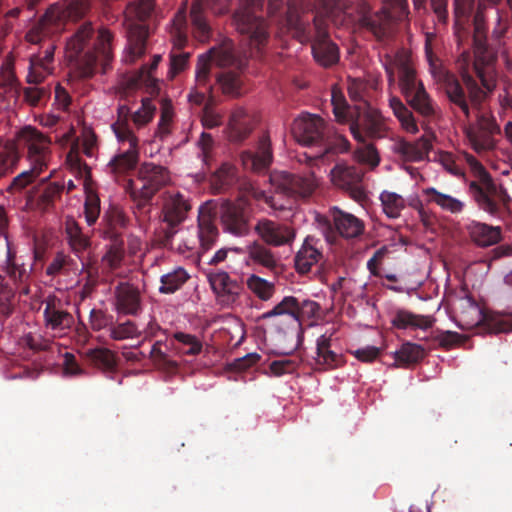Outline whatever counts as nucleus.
I'll list each match as a JSON object with an SVG mask.
<instances>
[{"instance_id":"nucleus-1","label":"nucleus","mask_w":512,"mask_h":512,"mask_svg":"<svg viewBox=\"0 0 512 512\" xmlns=\"http://www.w3.org/2000/svg\"><path fill=\"white\" fill-rule=\"evenodd\" d=\"M49 146L50 140L31 126L19 130L14 140L0 145V177L16 165L20 149H27V157L30 162L29 170H25L13 178L8 187L9 192L22 191L47 169Z\"/></svg>"},{"instance_id":"nucleus-2","label":"nucleus","mask_w":512,"mask_h":512,"mask_svg":"<svg viewBox=\"0 0 512 512\" xmlns=\"http://www.w3.org/2000/svg\"><path fill=\"white\" fill-rule=\"evenodd\" d=\"M329 106L337 122L349 124L350 132L358 143L389 137L386 118L364 98H330Z\"/></svg>"},{"instance_id":"nucleus-3","label":"nucleus","mask_w":512,"mask_h":512,"mask_svg":"<svg viewBox=\"0 0 512 512\" xmlns=\"http://www.w3.org/2000/svg\"><path fill=\"white\" fill-rule=\"evenodd\" d=\"M219 215L222 228L234 236H245L249 232V220L245 209L231 201H224L217 209L213 200L206 201L198 209V238L203 252L210 250L219 235L215 224Z\"/></svg>"},{"instance_id":"nucleus-4","label":"nucleus","mask_w":512,"mask_h":512,"mask_svg":"<svg viewBox=\"0 0 512 512\" xmlns=\"http://www.w3.org/2000/svg\"><path fill=\"white\" fill-rule=\"evenodd\" d=\"M466 117L470 116V109L476 116V122L465 128V135L470 147L480 157H487L497 147L496 135L501 133L500 126L495 117L484 110L481 105L483 98H450Z\"/></svg>"},{"instance_id":"nucleus-5","label":"nucleus","mask_w":512,"mask_h":512,"mask_svg":"<svg viewBox=\"0 0 512 512\" xmlns=\"http://www.w3.org/2000/svg\"><path fill=\"white\" fill-rule=\"evenodd\" d=\"M464 158L476 177V180L470 182L469 191L478 208L493 217L501 218L511 202L507 190L493 181L489 172L472 154L465 153Z\"/></svg>"},{"instance_id":"nucleus-6","label":"nucleus","mask_w":512,"mask_h":512,"mask_svg":"<svg viewBox=\"0 0 512 512\" xmlns=\"http://www.w3.org/2000/svg\"><path fill=\"white\" fill-rule=\"evenodd\" d=\"M137 182L139 185L130 180L126 191L133 202V213L140 220L148 217L153 197L170 183V174L163 166L145 162L138 170Z\"/></svg>"},{"instance_id":"nucleus-7","label":"nucleus","mask_w":512,"mask_h":512,"mask_svg":"<svg viewBox=\"0 0 512 512\" xmlns=\"http://www.w3.org/2000/svg\"><path fill=\"white\" fill-rule=\"evenodd\" d=\"M321 306L316 301L310 299H299L294 296L284 297L278 304L271 310L261 315L262 320L272 319V326L277 328L284 334L288 333L283 330L280 325L282 324L281 317L287 316L291 323V329L295 332L297 338L296 347L302 344L304 338L303 323L306 320H314L320 318Z\"/></svg>"},{"instance_id":"nucleus-8","label":"nucleus","mask_w":512,"mask_h":512,"mask_svg":"<svg viewBox=\"0 0 512 512\" xmlns=\"http://www.w3.org/2000/svg\"><path fill=\"white\" fill-rule=\"evenodd\" d=\"M153 8L152 0H139L137 4H130L124 12L125 24L128 27L127 46L123 51V61L133 63L145 52L147 29L141 23H134V19L143 20Z\"/></svg>"},{"instance_id":"nucleus-9","label":"nucleus","mask_w":512,"mask_h":512,"mask_svg":"<svg viewBox=\"0 0 512 512\" xmlns=\"http://www.w3.org/2000/svg\"><path fill=\"white\" fill-rule=\"evenodd\" d=\"M191 208L189 199L180 192L166 195L161 210L164 226L161 228L160 243L163 246L172 247L173 238L178 233L179 226L186 220Z\"/></svg>"},{"instance_id":"nucleus-10","label":"nucleus","mask_w":512,"mask_h":512,"mask_svg":"<svg viewBox=\"0 0 512 512\" xmlns=\"http://www.w3.org/2000/svg\"><path fill=\"white\" fill-rule=\"evenodd\" d=\"M383 65L390 82L394 81L396 76L399 77V85L403 94L406 96H422L423 86L416 81L407 51H398L393 56L386 55Z\"/></svg>"},{"instance_id":"nucleus-11","label":"nucleus","mask_w":512,"mask_h":512,"mask_svg":"<svg viewBox=\"0 0 512 512\" xmlns=\"http://www.w3.org/2000/svg\"><path fill=\"white\" fill-rule=\"evenodd\" d=\"M92 33L90 24L82 25L77 32L67 41L65 47L66 58L71 63V69L81 77L93 74L96 56L89 51L83 52L86 40Z\"/></svg>"},{"instance_id":"nucleus-12","label":"nucleus","mask_w":512,"mask_h":512,"mask_svg":"<svg viewBox=\"0 0 512 512\" xmlns=\"http://www.w3.org/2000/svg\"><path fill=\"white\" fill-rule=\"evenodd\" d=\"M384 8L381 14L370 15L369 6L365 1H361L357 6L356 20L362 25L369 28L377 37L381 38L385 35L386 26L391 20L400 19L405 13L406 0H383Z\"/></svg>"},{"instance_id":"nucleus-13","label":"nucleus","mask_w":512,"mask_h":512,"mask_svg":"<svg viewBox=\"0 0 512 512\" xmlns=\"http://www.w3.org/2000/svg\"><path fill=\"white\" fill-rule=\"evenodd\" d=\"M112 129L120 142L128 143V148L115 155L108 163V168L115 176L124 175L134 170L139 161L138 138L131 129L120 127L119 124H113Z\"/></svg>"},{"instance_id":"nucleus-14","label":"nucleus","mask_w":512,"mask_h":512,"mask_svg":"<svg viewBox=\"0 0 512 512\" xmlns=\"http://www.w3.org/2000/svg\"><path fill=\"white\" fill-rule=\"evenodd\" d=\"M271 183L279 193L294 198H308L318 187L319 179L314 172L305 175L280 172L271 176Z\"/></svg>"},{"instance_id":"nucleus-15","label":"nucleus","mask_w":512,"mask_h":512,"mask_svg":"<svg viewBox=\"0 0 512 512\" xmlns=\"http://www.w3.org/2000/svg\"><path fill=\"white\" fill-rule=\"evenodd\" d=\"M261 7L262 0H250L247 6L239 8L234 17L237 29L250 35V44L257 50L267 39L266 25L256 15V11Z\"/></svg>"},{"instance_id":"nucleus-16","label":"nucleus","mask_w":512,"mask_h":512,"mask_svg":"<svg viewBox=\"0 0 512 512\" xmlns=\"http://www.w3.org/2000/svg\"><path fill=\"white\" fill-rule=\"evenodd\" d=\"M364 172L355 165L345 162L337 163L330 172L332 183L346 191L355 201H362L366 194L362 187V179Z\"/></svg>"},{"instance_id":"nucleus-17","label":"nucleus","mask_w":512,"mask_h":512,"mask_svg":"<svg viewBox=\"0 0 512 512\" xmlns=\"http://www.w3.org/2000/svg\"><path fill=\"white\" fill-rule=\"evenodd\" d=\"M154 98H141L139 101H133L130 105H120L118 107V120L114 124L129 127L128 121L131 120L137 129H141L149 124L157 111Z\"/></svg>"},{"instance_id":"nucleus-18","label":"nucleus","mask_w":512,"mask_h":512,"mask_svg":"<svg viewBox=\"0 0 512 512\" xmlns=\"http://www.w3.org/2000/svg\"><path fill=\"white\" fill-rule=\"evenodd\" d=\"M291 133L299 144L316 148H319L326 134L323 120L310 114L295 119Z\"/></svg>"},{"instance_id":"nucleus-19","label":"nucleus","mask_w":512,"mask_h":512,"mask_svg":"<svg viewBox=\"0 0 512 512\" xmlns=\"http://www.w3.org/2000/svg\"><path fill=\"white\" fill-rule=\"evenodd\" d=\"M114 310L119 315L136 317L142 313V297L138 287L120 282L114 288Z\"/></svg>"},{"instance_id":"nucleus-20","label":"nucleus","mask_w":512,"mask_h":512,"mask_svg":"<svg viewBox=\"0 0 512 512\" xmlns=\"http://www.w3.org/2000/svg\"><path fill=\"white\" fill-rule=\"evenodd\" d=\"M234 58V48L230 41H225L219 47L211 48L207 53L199 56L196 69L197 83L201 85L205 82L212 64L220 67L228 66L234 62Z\"/></svg>"},{"instance_id":"nucleus-21","label":"nucleus","mask_w":512,"mask_h":512,"mask_svg":"<svg viewBox=\"0 0 512 512\" xmlns=\"http://www.w3.org/2000/svg\"><path fill=\"white\" fill-rule=\"evenodd\" d=\"M44 326L53 332V336H64L72 328L74 317L63 309L61 301L50 297L45 301L43 310Z\"/></svg>"},{"instance_id":"nucleus-22","label":"nucleus","mask_w":512,"mask_h":512,"mask_svg":"<svg viewBox=\"0 0 512 512\" xmlns=\"http://www.w3.org/2000/svg\"><path fill=\"white\" fill-rule=\"evenodd\" d=\"M314 25L316 29L312 45L314 59L322 66L335 64L339 59V52L337 46L327 38L326 22L321 17H316Z\"/></svg>"},{"instance_id":"nucleus-23","label":"nucleus","mask_w":512,"mask_h":512,"mask_svg":"<svg viewBox=\"0 0 512 512\" xmlns=\"http://www.w3.org/2000/svg\"><path fill=\"white\" fill-rule=\"evenodd\" d=\"M255 231L266 244L275 247L290 244L295 238V232L291 227L269 219L259 220Z\"/></svg>"},{"instance_id":"nucleus-24","label":"nucleus","mask_w":512,"mask_h":512,"mask_svg":"<svg viewBox=\"0 0 512 512\" xmlns=\"http://www.w3.org/2000/svg\"><path fill=\"white\" fill-rule=\"evenodd\" d=\"M432 135H424L414 142L398 138L392 144V151L406 162L423 161L432 149Z\"/></svg>"},{"instance_id":"nucleus-25","label":"nucleus","mask_w":512,"mask_h":512,"mask_svg":"<svg viewBox=\"0 0 512 512\" xmlns=\"http://www.w3.org/2000/svg\"><path fill=\"white\" fill-rule=\"evenodd\" d=\"M65 233L71 251L80 259L82 271L92 276L90 263L84 259L83 254L90 248L91 241L88 235L84 234L79 224L73 218L65 221Z\"/></svg>"},{"instance_id":"nucleus-26","label":"nucleus","mask_w":512,"mask_h":512,"mask_svg":"<svg viewBox=\"0 0 512 512\" xmlns=\"http://www.w3.org/2000/svg\"><path fill=\"white\" fill-rule=\"evenodd\" d=\"M208 280L220 301L227 305L234 303L243 290L241 283L235 279H231L225 271L210 272L208 274Z\"/></svg>"},{"instance_id":"nucleus-27","label":"nucleus","mask_w":512,"mask_h":512,"mask_svg":"<svg viewBox=\"0 0 512 512\" xmlns=\"http://www.w3.org/2000/svg\"><path fill=\"white\" fill-rule=\"evenodd\" d=\"M240 160L245 170L261 173L268 169L272 161L270 140L263 136L258 144L256 152L243 151Z\"/></svg>"},{"instance_id":"nucleus-28","label":"nucleus","mask_w":512,"mask_h":512,"mask_svg":"<svg viewBox=\"0 0 512 512\" xmlns=\"http://www.w3.org/2000/svg\"><path fill=\"white\" fill-rule=\"evenodd\" d=\"M319 240L308 236L294 258V264L297 272L306 274L323 257L318 247Z\"/></svg>"},{"instance_id":"nucleus-29","label":"nucleus","mask_w":512,"mask_h":512,"mask_svg":"<svg viewBox=\"0 0 512 512\" xmlns=\"http://www.w3.org/2000/svg\"><path fill=\"white\" fill-rule=\"evenodd\" d=\"M426 57L430 66V72L433 77L442 83L446 96H463V91L455 76L447 72L438 60L433 59L432 51L428 45H425Z\"/></svg>"},{"instance_id":"nucleus-30","label":"nucleus","mask_w":512,"mask_h":512,"mask_svg":"<svg viewBox=\"0 0 512 512\" xmlns=\"http://www.w3.org/2000/svg\"><path fill=\"white\" fill-rule=\"evenodd\" d=\"M160 60L161 56L155 55L149 67H143L138 74L129 73L124 75L120 84L122 89L134 90L141 84H145L152 88L151 93L160 92L158 88V80L152 75L153 70L156 69Z\"/></svg>"},{"instance_id":"nucleus-31","label":"nucleus","mask_w":512,"mask_h":512,"mask_svg":"<svg viewBox=\"0 0 512 512\" xmlns=\"http://www.w3.org/2000/svg\"><path fill=\"white\" fill-rule=\"evenodd\" d=\"M331 215L335 228L342 237L355 238L363 233V222L353 214L334 207L331 211Z\"/></svg>"},{"instance_id":"nucleus-32","label":"nucleus","mask_w":512,"mask_h":512,"mask_svg":"<svg viewBox=\"0 0 512 512\" xmlns=\"http://www.w3.org/2000/svg\"><path fill=\"white\" fill-rule=\"evenodd\" d=\"M471 240L480 247L495 245L501 241V228L481 222H472L467 227Z\"/></svg>"},{"instance_id":"nucleus-33","label":"nucleus","mask_w":512,"mask_h":512,"mask_svg":"<svg viewBox=\"0 0 512 512\" xmlns=\"http://www.w3.org/2000/svg\"><path fill=\"white\" fill-rule=\"evenodd\" d=\"M434 319L431 316L414 314L405 309H397L393 313L391 324L397 329H422L432 327Z\"/></svg>"},{"instance_id":"nucleus-34","label":"nucleus","mask_w":512,"mask_h":512,"mask_svg":"<svg viewBox=\"0 0 512 512\" xmlns=\"http://www.w3.org/2000/svg\"><path fill=\"white\" fill-rule=\"evenodd\" d=\"M251 131V117L243 109L233 111L228 123L229 140L241 142L248 137Z\"/></svg>"},{"instance_id":"nucleus-35","label":"nucleus","mask_w":512,"mask_h":512,"mask_svg":"<svg viewBox=\"0 0 512 512\" xmlns=\"http://www.w3.org/2000/svg\"><path fill=\"white\" fill-rule=\"evenodd\" d=\"M471 307L475 310L478 315L477 325L483 327V329L489 333H502V332H510L512 331V321L505 322L498 319L495 316H492L484 311H482L476 302L471 298L468 299ZM505 315L512 316V310H507L504 312Z\"/></svg>"},{"instance_id":"nucleus-36","label":"nucleus","mask_w":512,"mask_h":512,"mask_svg":"<svg viewBox=\"0 0 512 512\" xmlns=\"http://www.w3.org/2000/svg\"><path fill=\"white\" fill-rule=\"evenodd\" d=\"M317 364L337 368L343 364L342 356L331 350V336L321 335L316 342Z\"/></svg>"},{"instance_id":"nucleus-37","label":"nucleus","mask_w":512,"mask_h":512,"mask_svg":"<svg viewBox=\"0 0 512 512\" xmlns=\"http://www.w3.org/2000/svg\"><path fill=\"white\" fill-rule=\"evenodd\" d=\"M423 193L426 196L427 202L436 204L444 211L457 214L464 209V202L449 194L439 192L433 187L424 189Z\"/></svg>"},{"instance_id":"nucleus-38","label":"nucleus","mask_w":512,"mask_h":512,"mask_svg":"<svg viewBox=\"0 0 512 512\" xmlns=\"http://www.w3.org/2000/svg\"><path fill=\"white\" fill-rule=\"evenodd\" d=\"M43 183L44 186L38 191L36 206L39 210L48 212L55 207L56 201L61 198L64 185L56 182L46 183V179L43 180Z\"/></svg>"},{"instance_id":"nucleus-39","label":"nucleus","mask_w":512,"mask_h":512,"mask_svg":"<svg viewBox=\"0 0 512 512\" xmlns=\"http://www.w3.org/2000/svg\"><path fill=\"white\" fill-rule=\"evenodd\" d=\"M323 140L324 141L321 142L318 148L319 151L310 156L305 155L306 158L309 160L322 159L329 154L335 155L338 153L347 152L350 147L349 141L342 135H334L330 137L325 134Z\"/></svg>"},{"instance_id":"nucleus-40","label":"nucleus","mask_w":512,"mask_h":512,"mask_svg":"<svg viewBox=\"0 0 512 512\" xmlns=\"http://www.w3.org/2000/svg\"><path fill=\"white\" fill-rule=\"evenodd\" d=\"M74 7H70L67 11L63 10L59 5H52L44 14L39 28L46 33H54L60 30V22L65 17H73Z\"/></svg>"},{"instance_id":"nucleus-41","label":"nucleus","mask_w":512,"mask_h":512,"mask_svg":"<svg viewBox=\"0 0 512 512\" xmlns=\"http://www.w3.org/2000/svg\"><path fill=\"white\" fill-rule=\"evenodd\" d=\"M86 357L92 365L105 371L113 372L117 367L116 355L108 348H94L86 352Z\"/></svg>"},{"instance_id":"nucleus-42","label":"nucleus","mask_w":512,"mask_h":512,"mask_svg":"<svg viewBox=\"0 0 512 512\" xmlns=\"http://www.w3.org/2000/svg\"><path fill=\"white\" fill-rule=\"evenodd\" d=\"M248 256L254 263L269 270H274L278 265V260L273 252L263 244L257 242L248 246Z\"/></svg>"},{"instance_id":"nucleus-43","label":"nucleus","mask_w":512,"mask_h":512,"mask_svg":"<svg viewBox=\"0 0 512 512\" xmlns=\"http://www.w3.org/2000/svg\"><path fill=\"white\" fill-rule=\"evenodd\" d=\"M425 355L424 349L414 343H404L401 348L395 353V360L400 366L407 367L409 365L418 363Z\"/></svg>"},{"instance_id":"nucleus-44","label":"nucleus","mask_w":512,"mask_h":512,"mask_svg":"<svg viewBox=\"0 0 512 512\" xmlns=\"http://www.w3.org/2000/svg\"><path fill=\"white\" fill-rule=\"evenodd\" d=\"M390 107L393 109L395 116L400 121L402 127L409 133L418 131L417 124L412 112L401 102L400 98H389Z\"/></svg>"},{"instance_id":"nucleus-45","label":"nucleus","mask_w":512,"mask_h":512,"mask_svg":"<svg viewBox=\"0 0 512 512\" xmlns=\"http://www.w3.org/2000/svg\"><path fill=\"white\" fill-rule=\"evenodd\" d=\"M189 275L183 268H177L174 271L161 276V286L159 291L164 294H171L181 288L188 280Z\"/></svg>"},{"instance_id":"nucleus-46","label":"nucleus","mask_w":512,"mask_h":512,"mask_svg":"<svg viewBox=\"0 0 512 512\" xmlns=\"http://www.w3.org/2000/svg\"><path fill=\"white\" fill-rule=\"evenodd\" d=\"M203 2L202 0H194L191 7V18L193 26L195 27V36L196 38L204 42L209 38V26L205 21L203 16Z\"/></svg>"},{"instance_id":"nucleus-47","label":"nucleus","mask_w":512,"mask_h":512,"mask_svg":"<svg viewBox=\"0 0 512 512\" xmlns=\"http://www.w3.org/2000/svg\"><path fill=\"white\" fill-rule=\"evenodd\" d=\"M383 211L389 218H398L405 208V200L399 194L383 191L380 194Z\"/></svg>"},{"instance_id":"nucleus-48","label":"nucleus","mask_w":512,"mask_h":512,"mask_svg":"<svg viewBox=\"0 0 512 512\" xmlns=\"http://www.w3.org/2000/svg\"><path fill=\"white\" fill-rule=\"evenodd\" d=\"M174 111L170 98H163L161 103V114L155 136L164 139L171 133Z\"/></svg>"},{"instance_id":"nucleus-49","label":"nucleus","mask_w":512,"mask_h":512,"mask_svg":"<svg viewBox=\"0 0 512 512\" xmlns=\"http://www.w3.org/2000/svg\"><path fill=\"white\" fill-rule=\"evenodd\" d=\"M247 287L261 300L267 301L272 298L275 292V285L255 274L247 279Z\"/></svg>"},{"instance_id":"nucleus-50","label":"nucleus","mask_w":512,"mask_h":512,"mask_svg":"<svg viewBox=\"0 0 512 512\" xmlns=\"http://www.w3.org/2000/svg\"><path fill=\"white\" fill-rule=\"evenodd\" d=\"M355 150V157L358 162L368 165L371 169H375L381 161L379 152L376 146L372 143V141H366L365 143H361Z\"/></svg>"},{"instance_id":"nucleus-51","label":"nucleus","mask_w":512,"mask_h":512,"mask_svg":"<svg viewBox=\"0 0 512 512\" xmlns=\"http://www.w3.org/2000/svg\"><path fill=\"white\" fill-rule=\"evenodd\" d=\"M142 331L138 329L137 324L132 320H127L123 323L110 326L109 336L111 339L120 341L140 337Z\"/></svg>"},{"instance_id":"nucleus-52","label":"nucleus","mask_w":512,"mask_h":512,"mask_svg":"<svg viewBox=\"0 0 512 512\" xmlns=\"http://www.w3.org/2000/svg\"><path fill=\"white\" fill-rule=\"evenodd\" d=\"M51 70L52 66L48 62H45L40 55H34L30 59L27 80L29 83L37 84L50 74Z\"/></svg>"},{"instance_id":"nucleus-53","label":"nucleus","mask_w":512,"mask_h":512,"mask_svg":"<svg viewBox=\"0 0 512 512\" xmlns=\"http://www.w3.org/2000/svg\"><path fill=\"white\" fill-rule=\"evenodd\" d=\"M162 341H156L150 351V358L154 362V364L167 371L174 372L178 369V363L175 360H172L167 353H165L162 349Z\"/></svg>"},{"instance_id":"nucleus-54","label":"nucleus","mask_w":512,"mask_h":512,"mask_svg":"<svg viewBox=\"0 0 512 512\" xmlns=\"http://www.w3.org/2000/svg\"><path fill=\"white\" fill-rule=\"evenodd\" d=\"M223 114L216 109L215 98H207L202 109L201 121L205 128L212 129L221 125Z\"/></svg>"},{"instance_id":"nucleus-55","label":"nucleus","mask_w":512,"mask_h":512,"mask_svg":"<svg viewBox=\"0 0 512 512\" xmlns=\"http://www.w3.org/2000/svg\"><path fill=\"white\" fill-rule=\"evenodd\" d=\"M112 36L106 29L99 30L94 52L101 57L105 66L112 58Z\"/></svg>"},{"instance_id":"nucleus-56","label":"nucleus","mask_w":512,"mask_h":512,"mask_svg":"<svg viewBox=\"0 0 512 512\" xmlns=\"http://www.w3.org/2000/svg\"><path fill=\"white\" fill-rule=\"evenodd\" d=\"M100 214V199L95 193H88L84 203V215L89 226L95 224Z\"/></svg>"},{"instance_id":"nucleus-57","label":"nucleus","mask_w":512,"mask_h":512,"mask_svg":"<svg viewBox=\"0 0 512 512\" xmlns=\"http://www.w3.org/2000/svg\"><path fill=\"white\" fill-rule=\"evenodd\" d=\"M113 316L101 309H92L89 314V325L93 331H100L112 326Z\"/></svg>"},{"instance_id":"nucleus-58","label":"nucleus","mask_w":512,"mask_h":512,"mask_svg":"<svg viewBox=\"0 0 512 512\" xmlns=\"http://www.w3.org/2000/svg\"><path fill=\"white\" fill-rule=\"evenodd\" d=\"M218 85L224 94H240L242 82L238 76L225 73L218 78Z\"/></svg>"},{"instance_id":"nucleus-59","label":"nucleus","mask_w":512,"mask_h":512,"mask_svg":"<svg viewBox=\"0 0 512 512\" xmlns=\"http://www.w3.org/2000/svg\"><path fill=\"white\" fill-rule=\"evenodd\" d=\"M174 338L181 344L188 346V349L183 353L190 356H196L202 351L201 341L194 335L184 332H176Z\"/></svg>"},{"instance_id":"nucleus-60","label":"nucleus","mask_w":512,"mask_h":512,"mask_svg":"<svg viewBox=\"0 0 512 512\" xmlns=\"http://www.w3.org/2000/svg\"><path fill=\"white\" fill-rule=\"evenodd\" d=\"M475 54H476L475 55L476 59H475L474 67H475L478 77L481 80L483 87L485 88V91H483V93L484 94L491 93V92H493V87H494L493 81L488 79V77L490 76V73H491V68L489 67L488 64H487L486 68L481 67L480 62H481L482 58L480 55L481 54L480 48H477Z\"/></svg>"},{"instance_id":"nucleus-61","label":"nucleus","mask_w":512,"mask_h":512,"mask_svg":"<svg viewBox=\"0 0 512 512\" xmlns=\"http://www.w3.org/2000/svg\"><path fill=\"white\" fill-rule=\"evenodd\" d=\"M6 269L9 276L15 282L25 283L29 278V273L22 265L16 263L15 258L12 256L10 250H8Z\"/></svg>"},{"instance_id":"nucleus-62","label":"nucleus","mask_w":512,"mask_h":512,"mask_svg":"<svg viewBox=\"0 0 512 512\" xmlns=\"http://www.w3.org/2000/svg\"><path fill=\"white\" fill-rule=\"evenodd\" d=\"M298 367V361L295 359H280L271 362L269 368L274 376L293 373Z\"/></svg>"},{"instance_id":"nucleus-63","label":"nucleus","mask_w":512,"mask_h":512,"mask_svg":"<svg viewBox=\"0 0 512 512\" xmlns=\"http://www.w3.org/2000/svg\"><path fill=\"white\" fill-rule=\"evenodd\" d=\"M185 12L184 9L179 11L173 20V42L178 48H181L186 42V33L182 31L185 25Z\"/></svg>"},{"instance_id":"nucleus-64","label":"nucleus","mask_w":512,"mask_h":512,"mask_svg":"<svg viewBox=\"0 0 512 512\" xmlns=\"http://www.w3.org/2000/svg\"><path fill=\"white\" fill-rule=\"evenodd\" d=\"M123 251L117 247H111L102 257V265L109 271H114L121 266Z\"/></svg>"}]
</instances>
